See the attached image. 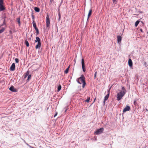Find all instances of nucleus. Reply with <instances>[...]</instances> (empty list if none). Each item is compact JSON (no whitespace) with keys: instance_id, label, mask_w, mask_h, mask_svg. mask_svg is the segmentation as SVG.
<instances>
[{"instance_id":"14","label":"nucleus","mask_w":148,"mask_h":148,"mask_svg":"<svg viewBox=\"0 0 148 148\" xmlns=\"http://www.w3.org/2000/svg\"><path fill=\"white\" fill-rule=\"evenodd\" d=\"M128 64L129 66L131 67L132 66V62L131 59H130L128 60Z\"/></svg>"},{"instance_id":"30","label":"nucleus","mask_w":148,"mask_h":148,"mask_svg":"<svg viewBox=\"0 0 148 148\" xmlns=\"http://www.w3.org/2000/svg\"><path fill=\"white\" fill-rule=\"evenodd\" d=\"M97 72L96 71L95 74H94V78L95 79L96 78V75H97Z\"/></svg>"},{"instance_id":"27","label":"nucleus","mask_w":148,"mask_h":148,"mask_svg":"<svg viewBox=\"0 0 148 148\" xmlns=\"http://www.w3.org/2000/svg\"><path fill=\"white\" fill-rule=\"evenodd\" d=\"M32 19H33V21H34V19L35 17H34V15L33 14V13L32 14Z\"/></svg>"},{"instance_id":"33","label":"nucleus","mask_w":148,"mask_h":148,"mask_svg":"<svg viewBox=\"0 0 148 148\" xmlns=\"http://www.w3.org/2000/svg\"><path fill=\"white\" fill-rule=\"evenodd\" d=\"M112 1H113V2L114 3H115V1H116V0H112Z\"/></svg>"},{"instance_id":"11","label":"nucleus","mask_w":148,"mask_h":148,"mask_svg":"<svg viewBox=\"0 0 148 148\" xmlns=\"http://www.w3.org/2000/svg\"><path fill=\"white\" fill-rule=\"evenodd\" d=\"M110 91V90H108V94H107L105 97L104 99V101H103V102H104V103H105L106 101L108 99V98L109 97V94H110V91Z\"/></svg>"},{"instance_id":"7","label":"nucleus","mask_w":148,"mask_h":148,"mask_svg":"<svg viewBox=\"0 0 148 148\" xmlns=\"http://www.w3.org/2000/svg\"><path fill=\"white\" fill-rule=\"evenodd\" d=\"M82 64L83 71L84 72L86 71V69L85 68L84 60L83 58L82 59Z\"/></svg>"},{"instance_id":"28","label":"nucleus","mask_w":148,"mask_h":148,"mask_svg":"<svg viewBox=\"0 0 148 148\" xmlns=\"http://www.w3.org/2000/svg\"><path fill=\"white\" fill-rule=\"evenodd\" d=\"M5 19L3 21V24L2 25H1L0 26H3V25H5Z\"/></svg>"},{"instance_id":"8","label":"nucleus","mask_w":148,"mask_h":148,"mask_svg":"<svg viewBox=\"0 0 148 148\" xmlns=\"http://www.w3.org/2000/svg\"><path fill=\"white\" fill-rule=\"evenodd\" d=\"M130 109V106H126V107L123 109V113L125 112L126 111H129Z\"/></svg>"},{"instance_id":"31","label":"nucleus","mask_w":148,"mask_h":148,"mask_svg":"<svg viewBox=\"0 0 148 148\" xmlns=\"http://www.w3.org/2000/svg\"><path fill=\"white\" fill-rule=\"evenodd\" d=\"M9 33L10 34H12V30H10L9 31Z\"/></svg>"},{"instance_id":"12","label":"nucleus","mask_w":148,"mask_h":148,"mask_svg":"<svg viewBox=\"0 0 148 148\" xmlns=\"http://www.w3.org/2000/svg\"><path fill=\"white\" fill-rule=\"evenodd\" d=\"M122 39V38L120 36H117V41L118 43H119L121 42V41Z\"/></svg>"},{"instance_id":"25","label":"nucleus","mask_w":148,"mask_h":148,"mask_svg":"<svg viewBox=\"0 0 148 148\" xmlns=\"http://www.w3.org/2000/svg\"><path fill=\"white\" fill-rule=\"evenodd\" d=\"M28 76V78L27 79V80H29L31 79V75H30L29 74Z\"/></svg>"},{"instance_id":"5","label":"nucleus","mask_w":148,"mask_h":148,"mask_svg":"<svg viewBox=\"0 0 148 148\" xmlns=\"http://www.w3.org/2000/svg\"><path fill=\"white\" fill-rule=\"evenodd\" d=\"M104 130V129L101 127L99 129L97 130L95 132V134L98 135L103 132Z\"/></svg>"},{"instance_id":"1","label":"nucleus","mask_w":148,"mask_h":148,"mask_svg":"<svg viewBox=\"0 0 148 148\" xmlns=\"http://www.w3.org/2000/svg\"><path fill=\"white\" fill-rule=\"evenodd\" d=\"M76 81L79 84H81L82 83V87L83 88H84L86 84L85 81V77L84 75H81L80 77L77 78Z\"/></svg>"},{"instance_id":"13","label":"nucleus","mask_w":148,"mask_h":148,"mask_svg":"<svg viewBox=\"0 0 148 148\" xmlns=\"http://www.w3.org/2000/svg\"><path fill=\"white\" fill-rule=\"evenodd\" d=\"M92 14V9L91 8L90 9L88 15V19L89 17Z\"/></svg>"},{"instance_id":"19","label":"nucleus","mask_w":148,"mask_h":148,"mask_svg":"<svg viewBox=\"0 0 148 148\" xmlns=\"http://www.w3.org/2000/svg\"><path fill=\"white\" fill-rule=\"evenodd\" d=\"M29 73V71H27L26 73L25 74V76H24V78H25L28 75Z\"/></svg>"},{"instance_id":"29","label":"nucleus","mask_w":148,"mask_h":148,"mask_svg":"<svg viewBox=\"0 0 148 148\" xmlns=\"http://www.w3.org/2000/svg\"><path fill=\"white\" fill-rule=\"evenodd\" d=\"M15 61L16 62V63H18V62H19V60H18V59L17 58H15Z\"/></svg>"},{"instance_id":"34","label":"nucleus","mask_w":148,"mask_h":148,"mask_svg":"<svg viewBox=\"0 0 148 148\" xmlns=\"http://www.w3.org/2000/svg\"><path fill=\"white\" fill-rule=\"evenodd\" d=\"M59 18H60V13L59 14Z\"/></svg>"},{"instance_id":"15","label":"nucleus","mask_w":148,"mask_h":148,"mask_svg":"<svg viewBox=\"0 0 148 148\" xmlns=\"http://www.w3.org/2000/svg\"><path fill=\"white\" fill-rule=\"evenodd\" d=\"M32 23H33V27L35 28V29H36L38 28L36 27V24L35 22L34 21H33Z\"/></svg>"},{"instance_id":"26","label":"nucleus","mask_w":148,"mask_h":148,"mask_svg":"<svg viewBox=\"0 0 148 148\" xmlns=\"http://www.w3.org/2000/svg\"><path fill=\"white\" fill-rule=\"evenodd\" d=\"M20 18H18L17 19V21L18 22V23L19 25L20 24Z\"/></svg>"},{"instance_id":"2","label":"nucleus","mask_w":148,"mask_h":148,"mask_svg":"<svg viewBox=\"0 0 148 148\" xmlns=\"http://www.w3.org/2000/svg\"><path fill=\"white\" fill-rule=\"evenodd\" d=\"M36 40H35V42H38L37 44L36 45L35 48L36 49L40 48L41 46V43L40 42V40L38 37H36Z\"/></svg>"},{"instance_id":"16","label":"nucleus","mask_w":148,"mask_h":148,"mask_svg":"<svg viewBox=\"0 0 148 148\" xmlns=\"http://www.w3.org/2000/svg\"><path fill=\"white\" fill-rule=\"evenodd\" d=\"M122 91H121V92H122L123 93H124L125 94L126 91L125 88L124 87H122Z\"/></svg>"},{"instance_id":"20","label":"nucleus","mask_w":148,"mask_h":148,"mask_svg":"<svg viewBox=\"0 0 148 148\" xmlns=\"http://www.w3.org/2000/svg\"><path fill=\"white\" fill-rule=\"evenodd\" d=\"M69 66L64 71V73L66 74H67L69 70Z\"/></svg>"},{"instance_id":"32","label":"nucleus","mask_w":148,"mask_h":148,"mask_svg":"<svg viewBox=\"0 0 148 148\" xmlns=\"http://www.w3.org/2000/svg\"><path fill=\"white\" fill-rule=\"evenodd\" d=\"M57 114H58V113L57 112H56V113L55 114V115H54V117H55L57 115Z\"/></svg>"},{"instance_id":"21","label":"nucleus","mask_w":148,"mask_h":148,"mask_svg":"<svg viewBox=\"0 0 148 148\" xmlns=\"http://www.w3.org/2000/svg\"><path fill=\"white\" fill-rule=\"evenodd\" d=\"M61 86L60 85H59L58 87V91H59L61 90Z\"/></svg>"},{"instance_id":"10","label":"nucleus","mask_w":148,"mask_h":148,"mask_svg":"<svg viewBox=\"0 0 148 148\" xmlns=\"http://www.w3.org/2000/svg\"><path fill=\"white\" fill-rule=\"evenodd\" d=\"M15 65L14 63H13L11 66L10 70L11 71H14L15 70Z\"/></svg>"},{"instance_id":"17","label":"nucleus","mask_w":148,"mask_h":148,"mask_svg":"<svg viewBox=\"0 0 148 148\" xmlns=\"http://www.w3.org/2000/svg\"><path fill=\"white\" fill-rule=\"evenodd\" d=\"M34 10L35 11L37 12H39L40 10L39 8L37 7H35L34 8Z\"/></svg>"},{"instance_id":"4","label":"nucleus","mask_w":148,"mask_h":148,"mask_svg":"<svg viewBox=\"0 0 148 148\" xmlns=\"http://www.w3.org/2000/svg\"><path fill=\"white\" fill-rule=\"evenodd\" d=\"M3 0H0V12L5 10V7L3 5Z\"/></svg>"},{"instance_id":"18","label":"nucleus","mask_w":148,"mask_h":148,"mask_svg":"<svg viewBox=\"0 0 148 148\" xmlns=\"http://www.w3.org/2000/svg\"><path fill=\"white\" fill-rule=\"evenodd\" d=\"M25 44L26 45V46L27 47H28L29 46V43L27 40H25Z\"/></svg>"},{"instance_id":"23","label":"nucleus","mask_w":148,"mask_h":148,"mask_svg":"<svg viewBox=\"0 0 148 148\" xmlns=\"http://www.w3.org/2000/svg\"><path fill=\"white\" fill-rule=\"evenodd\" d=\"M90 97H88L87 98V99L85 101V102H89V101L90 100Z\"/></svg>"},{"instance_id":"35","label":"nucleus","mask_w":148,"mask_h":148,"mask_svg":"<svg viewBox=\"0 0 148 148\" xmlns=\"http://www.w3.org/2000/svg\"><path fill=\"white\" fill-rule=\"evenodd\" d=\"M96 99V98H95V99L94 100V102L95 101Z\"/></svg>"},{"instance_id":"36","label":"nucleus","mask_w":148,"mask_h":148,"mask_svg":"<svg viewBox=\"0 0 148 148\" xmlns=\"http://www.w3.org/2000/svg\"><path fill=\"white\" fill-rule=\"evenodd\" d=\"M53 0H50L51 2H52Z\"/></svg>"},{"instance_id":"9","label":"nucleus","mask_w":148,"mask_h":148,"mask_svg":"<svg viewBox=\"0 0 148 148\" xmlns=\"http://www.w3.org/2000/svg\"><path fill=\"white\" fill-rule=\"evenodd\" d=\"M9 90L12 92H17L18 91L17 89L15 88L13 86H11L9 88Z\"/></svg>"},{"instance_id":"24","label":"nucleus","mask_w":148,"mask_h":148,"mask_svg":"<svg viewBox=\"0 0 148 148\" xmlns=\"http://www.w3.org/2000/svg\"><path fill=\"white\" fill-rule=\"evenodd\" d=\"M35 30L36 31V34L37 35H38V34H39V30H38V28L36 29H35Z\"/></svg>"},{"instance_id":"22","label":"nucleus","mask_w":148,"mask_h":148,"mask_svg":"<svg viewBox=\"0 0 148 148\" xmlns=\"http://www.w3.org/2000/svg\"><path fill=\"white\" fill-rule=\"evenodd\" d=\"M139 21H137L135 23V25L136 27H137L139 23Z\"/></svg>"},{"instance_id":"6","label":"nucleus","mask_w":148,"mask_h":148,"mask_svg":"<svg viewBox=\"0 0 148 148\" xmlns=\"http://www.w3.org/2000/svg\"><path fill=\"white\" fill-rule=\"evenodd\" d=\"M46 26L49 27L50 24V22L49 15H47L46 17Z\"/></svg>"},{"instance_id":"3","label":"nucleus","mask_w":148,"mask_h":148,"mask_svg":"<svg viewBox=\"0 0 148 148\" xmlns=\"http://www.w3.org/2000/svg\"><path fill=\"white\" fill-rule=\"evenodd\" d=\"M125 94L124 93H123L121 92H119L117 93V100L118 101L120 100Z\"/></svg>"},{"instance_id":"37","label":"nucleus","mask_w":148,"mask_h":148,"mask_svg":"<svg viewBox=\"0 0 148 148\" xmlns=\"http://www.w3.org/2000/svg\"><path fill=\"white\" fill-rule=\"evenodd\" d=\"M32 148H35V147H32Z\"/></svg>"}]
</instances>
